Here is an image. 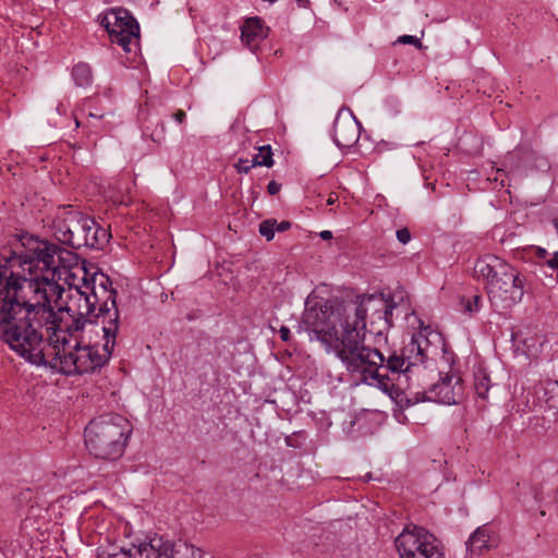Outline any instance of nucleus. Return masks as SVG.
I'll return each instance as SVG.
<instances>
[{
    "mask_svg": "<svg viewBox=\"0 0 558 558\" xmlns=\"http://www.w3.org/2000/svg\"><path fill=\"white\" fill-rule=\"evenodd\" d=\"M63 276H72L69 268L33 278L20 275L17 282L9 283L7 302L0 306V339L31 364H46L43 344L58 319L59 306L54 310L52 302L58 305L63 298Z\"/></svg>",
    "mask_w": 558,
    "mask_h": 558,
    "instance_id": "nucleus-1",
    "label": "nucleus"
},
{
    "mask_svg": "<svg viewBox=\"0 0 558 558\" xmlns=\"http://www.w3.org/2000/svg\"><path fill=\"white\" fill-rule=\"evenodd\" d=\"M339 318L312 311H304L296 332H307L311 341H319L327 352H333L345 369L361 383L388 392L393 388L392 378L386 373L387 357L376 348L364 343L365 332L338 326Z\"/></svg>",
    "mask_w": 558,
    "mask_h": 558,
    "instance_id": "nucleus-2",
    "label": "nucleus"
},
{
    "mask_svg": "<svg viewBox=\"0 0 558 558\" xmlns=\"http://www.w3.org/2000/svg\"><path fill=\"white\" fill-rule=\"evenodd\" d=\"M117 333L110 336L104 332L105 343L86 342L80 335L68 337L69 344L58 343V347L43 344L46 353V364L50 368L58 369L66 376L92 374L104 367L112 354Z\"/></svg>",
    "mask_w": 558,
    "mask_h": 558,
    "instance_id": "nucleus-3",
    "label": "nucleus"
},
{
    "mask_svg": "<svg viewBox=\"0 0 558 558\" xmlns=\"http://www.w3.org/2000/svg\"><path fill=\"white\" fill-rule=\"evenodd\" d=\"M68 302L59 305V314L53 327L48 328L49 336L46 340L48 347H58V343L69 344L68 337H74L82 333L87 326L109 325L107 315H98L100 304L94 302V298L84 286L69 284Z\"/></svg>",
    "mask_w": 558,
    "mask_h": 558,
    "instance_id": "nucleus-4",
    "label": "nucleus"
},
{
    "mask_svg": "<svg viewBox=\"0 0 558 558\" xmlns=\"http://www.w3.org/2000/svg\"><path fill=\"white\" fill-rule=\"evenodd\" d=\"M14 270L22 271L21 276L40 271L41 275L65 271L71 266L73 255L59 244L25 235L15 240L11 246Z\"/></svg>",
    "mask_w": 558,
    "mask_h": 558,
    "instance_id": "nucleus-5",
    "label": "nucleus"
},
{
    "mask_svg": "<svg viewBox=\"0 0 558 558\" xmlns=\"http://www.w3.org/2000/svg\"><path fill=\"white\" fill-rule=\"evenodd\" d=\"M52 230L60 243L74 250H101L110 238L109 232L94 218L74 209L72 205L59 209L52 221Z\"/></svg>",
    "mask_w": 558,
    "mask_h": 558,
    "instance_id": "nucleus-6",
    "label": "nucleus"
},
{
    "mask_svg": "<svg viewBox=\"0 0 558 558\" xmlns=\"http://www.w3.org/2000/svg\"><path fill=\"white\" fill-rule=\"evenodd\" d=\"M132 430L124 416L106 413L93 418L85 427V444L95 458L116 461L123 456Z\"/></svg>",
    "mask_w": 558,
    "mask_h": 558,
    "instance_id": "nucleus-7",
    "label": "nucleus"
},
{
    "mask_svg": "<svg viewBox=\"0 0 558 558\" xmlns=\"http://www.w3.org/2000/svg\"><path fill=\"white\" fill-rule=\"evenodd\" d=\"M387 299L383 293L359 295L349 304H333L330 301L317 302L312 306L306 303L305 311H312L317 314H325L326 316L332 313L333 316L339 318L338 326L342 328L353 329L360 328L365 332L366 318L369 316L371 328L378 322L380 317L385 316L387 312Z\"/></svg>",
    "mask_w": 558,
    "mask_h": 558,
    "instance_id": "nucleus-8",
    "label": "nucleus"
},
{
    "mask_svg": "<svg viewBox=\"0 0 558 558\" xmlns=\"http://www.w3.org/2000/svg\"><path fill=\"white\" fill-rule=\"evenodd\" d=\"M395 545L400 558H445L436 537L422 526L407 525L396 537Z\"/></svg>",
    "mask_w": 558,
    "mask_h": 558,
    "instance_id": "nucleus-9",
    "label": "nucleus"
},
{
    "mask_svg": "<svg viewBox=\"0 0 558 558\" xmlns=\"http://www.w3.org/2000/svg\"><path fill=\"white\" fill-rule=\"evenodd\" d=\"M427 341L421 335H413L410 342L400 352L393 351L387 356L386 373L388 376L403 375L407 379L420 377L427 369L426 354L421 341Z\"/></svg>",
    "mask_w": 558,
    "mask_h": 558,
    "instance_id": "nucleus-10",
    "label": "nucleus"
},
{
    "mask_svg": "<svg viewBox=\"0 0 558 558\" xmlns=\"http://www.w3.org/2000/svg\"><path fill=\"white\" fill-rule=\"evenodd\" d=\"M100 23L108 32L111 43L121 46L126 53L136 54L140 25L126 9H110L101 17Z\"/></svg>",
    "mask_w": 558,
    "mask_h": 558,
    "instance_id": "nucleus-11",
    "label": "nucleus"
},
{
    "mask_svg": "<svg viewBox=\"0 0 558 558\" xmlns=\"http://www.w3.org/2000/svg\"><path fill=\"white\" fill-rule=\"evenodd\" d=\"M83 286L94 298V302H98V315H107L109 318V325L101 326V331L107 335L118 333L119 330V311L117 307V291L112 288L111 279L102 274L95 272L90 281L86 278L83 279Z\"/></svg>",
    "mask_w": 558,
    "mask_h": 558,
    "instance_id": "nucleus-12",
    "label": "nucleus"
},
{
    "mask_svg": "<svg viewBox=\"0 0 558 558\" xmlns=\"http://www.w3.org/2000/svg\"><path fill=\"white\" fill-rule=\"evenodd\" d=\"M501 268L502 271H498L488 283V292L492 300L498 299L502 302L504 308H509L522 301L525 278L507 262Z\"/></svg>",
    "mask_w": 558,
    "mask_h": 558,
    "instance_id": "nucleus-13",
    "label": "nucleus"
},
{
    "mask_svg": "<svg viewBox=\"0 0 558 558\" xmlns=\"http://www.w3.org/2000/svg\"><path fill=\"white\" fill-rule=\"evenodd\" d=\"M132 548L135 558H178L181 554L179 545L158 534L147 535Z\"/></svg>",
    "mask_w": 558,
    "mask_h": 558,
    "instance_id": "nucleus-14",
    "label": "nucleus"
},
{
    "mask_svg": "<svg viewBox=\"0 0 558 558\" xmlns=\"http://www.w3.org/2000/svg\"><path fill=\"white\" fill-rule=\"evenodd\" d=\"M438 375L440 376L438 381L432 384L428 390L415 393V401L413 403L430 401L442 404H456L458 402L457 396L460 393L457 391L456 386L459 384L460 378L451 374L441 376L439 373Z\"/></svg>",
    "mask_w": 558,
    "mask_h": 558,
    "instance_id": "nucleus-15",
    "label": "nucleus"
},
{
    "mask_svg": "<svg viewBox=\"0 0 558 558\" xmlns=\"http://www.w3.org/2000/svg\"><path fill=\"white\" fill-rule=\"evenodd\" d=\"M342 110H339L333 121L332 138L339 148L352 147L360 137L361 123L350 111V117H342Z\"/></svg>",
    "mask_w": 558,
    "mask_h": 558,
    "instance_id": "nucleus-16",
    "label": "nucleus"
},
{
    "mask_svg": "<svg viewBox=\"0 0 558 558\" xmlns=\"http://www.w3.org/2000/svg\"><path fill=\"white\" fill-rule=\"evenodd\" d=\"M11 246L4 247L0 252V306L7 302V291L9 283L17 282L21 272L14 270L12 260Z\"/></svg>",
    "mask_w": 558,
    "mask_h": 558,
    "instance_id": "nucleus-17",
    "label": "nucleus"
},
{
    "mask_svg": "<svg viewBox=\"0 0 558 558\" xmlns=\"http://www.w3.org/2000/svg\"><path fill=\"white\" fill-rule=\"evenodd\" d=\"M497 538L492 529L484 524L478 526L466 541V549L474 555H482L484 550H488L497 546Z\"/></svg>",
    "mask_w": 558,
    "mask_h": 558,
    "instance_id": "nucleus-18",
    "label": "nucleus"
},
{
    "mask_svg": "<svg viewBox=\"0 0 558 558\" xmlns=\"http://www.w3.org/2000/svg\"><path fill=\"white\" fill-rule=\"evenodd\" d=\"M267 36L268 28L259 17L247 19L241 27V39L252 51L256 50L259 43Z\"/></svg>",
    "mask_w": 558,
    "mask_h": 558,
    "instance_id": "nucleus-19",
    "label": "nucleus"
},
{
    "mask_svg": "<svg viewBox=\"0 0 558 558\" xmlns=\"http://www.w3.org/2000/svg\"><path fill=\"white\" fill-rule=\"evenodd\" d=\"M504 263L505 260L496 255H486L477 259L474 266V272L489 283L498 271H502L501 266Z\"/></svg>",
    "mask_w": 558,
    "mask_h": 558,
    "instance_id": "nucleus-20",
    "label": "nucleus"
},
{
    "mask_svg": "<svg viewBox=\"0 0 558 558\" xmlns=\"http://www.w3.org/2000/svg\"><path fill=\"white\" fill-rule=\"evenodd\" d=\"M538 400L543 401L548 409L558 411V381L546 380L537 388Z\"/></svg>",
    "mask_w": 558,
    "mask_h": 558,
    "instance_id": "nucleus-21",
    "label": "nucleus"
},
{
    "mask_svg": "<svg viewBox=\"0 0 558 558\" xmlns=\"http://www.w3.org/2000/svg\"><path fill=\"white\" fill-rule=\"evenodd\" d=\"M535 275L543 280L542 275L551 280L558 281V252L553 253L545 263L539 264V274Z\"/></svg>",
    "mask_w": 558,
    "mask_h": 558,
    "instance_id": "nucleus-22",
    "label": "nucleus"
},
{
    "mask_svg": "<svg viewBox=\"0 0 558 558\" xmlns=\"http://www.w3.org/2000/svg\"><path fill=\"white\" fill-rule=\"evenodd\" d=\"M72 77L76 86L86 87L92 84V69L87 63H78L72 70Z\"/></svg>",
    "mask_w": 558,
    "mask_h": 558,
    "instance_id": "nucleus-23",
    "label": "nucleus"
},
{
    "mask_svg": "<svg viewBox=\"0 0 558 558\" xmlns=\"http://www.w3.org/2000/svg\"><path fill=\"white\" fill-rule=\"evenodd\" d=\"M96 558H135V555L133 548L112 547L99 549Z\"/></svg>",
    "mask_w": 558,
    "mask_h": 558,
    "instance_id": "nucleus-24",
    "label": "nucleus"
},
{
    "mask_svg": "<svg viewBox=\"0 0 558 558\" xmlns=\"http://www.w3.org/2000/svg\"><path fill=\"white\" fill-rule=\"evenodd\" d=\"M272 165L274 159L270 145L258 147V154L252 159V166H264L270 168Z\"/></svg>",
    "mask_w": 558,
    "mask_h": 558,
    "instance_id": "nucleus-25",
    "label": "nucleus"
},
{
    "mask_svg": "<svg viewBox=\"0 0 558 558\" xmlns=\"http://www.w3.org/2000/svg\"><path fill=\"white\" fill-rule=\"evenodd\" d=\"M395 306L396 305L393 303H390L387 300V307H386L387 312L385 313L384 317H380L378 319V323L381 324V327H379L378 329L371 328V330H369L371 332L380 336L383 333L384 329H389L392 326V311H393Z\"/></svg>",
    "mask_w": 558,
    "mask_h": 558,
    "instance_id": "nucleus-26",
    "label": "nucleus"
},
{
    "mask_svg": "<svg viewBox=\"0 0 558 558\" xmlns=\"http://www.w3.org/2000/svg\"><path fill=\"white\" fill-rule=\"evenodd\" d=\"M474 386H475L476 395L480 398L485 399L489 391L490 379L486 374L476 375Z\"/></svg>",
    "mask_w": 558,
    "mask_h": 558,
    "instance_id": "nucleus-27",
    "label": "nucleus"
},
{
    "mask_svg": "<svg viewBox=\"0 0 558 558\" xmlns=\"http://www.w3.org/2000/svg\"><path fill=\"white\" fill-rule=\"evenodd\" d=\"M482 298L480 295H474L472 298H462L461 304L463 306V312L469 314L470 316L474 315L480 311Z\"/></svg>",
    "mask_w": 558,
    "mask_h": 558,
    "instance_id": "nucleus-28",
    "label": "nucleus"
},
{
    "mask_svg": "<svg viewBox=\"0 0 558 558\" xmlns=\"http://www.w3.org/2000/svg\"><path fill=\"white\" fill-rule=\"evenodd\" d=\"M275 219H266L259 223L258 231L262 236H264L267 241H271L275 236Z\"/></svg>",
    "mask_w": 558,
    "mask_h": 558,
    "instance_id": "nucleus-29",
    "label": "nucleus"
},
{
    "mask_svg": "<svg viewBox=\"0 0 558 558\" xmlns=\"http://www.w3.org/2000/svg\"><path fill=\"white\" fill-rule=\"evenodd\" d=\"M179 547L181 549V554H183L185 558H204V551L194 545L181 543L179 544Z\"/></svg>",
    "mask_w": 558,
    "mask_h": 558,
    "instance_id": "nucleus-30",
    "label": "nucleus"
},
{
    "mask_svg": "<svg viewBox=\"0 0 558 558\" xmlns=\"http://www.w3.org/2000/svg\"><path fill=\"white\" fill-rule=\"evenodd\" d=\"M396 44L413 45L418 49H423V44L421 43V39L412 35L399 36Z\"/></svg>",
    "mask_w": 558,
    "mask_h": 558,
    "instance_id": "nucleus-31",
    "label": "nucleus"
},
{
    "mask_svg": "<svg viewBox=\"0 0 558 558\" xmlns=\"http://www.w3.org/2000/svg\"><path fill=\"white\" fill-rule=\"evenodd\" d=\"M532 252L534 253L535 257L538 259L537 267H539V264L545 263L546 259H548V257L551 255L543 247H535L532 250ZM536 271L539 274V268H537Z\"/></svg>",
    "mask_w": 558,
    "mask_h": 558,
    "instance_id": "nucleus-32",
    "label": "nucleus"
},
{
    "mask_svg": "<svg viewBox=\"0 0 558 558\" xmlns=\"http://www.w3.org/2000/svg\"><path fill=\"white\" fill-rule=\"evenodd\" d=\"M236 171L239 173H248L250 170L254 167L252 166V160L248 159H239V161L234 165Z\"/></svg>",
    "mask_w": 558,
    "mask_h": 558,
    "instance_id": "nucleus-33",
    "label": "nucleus"
},
{
    "mask_svg": "<svg viewBox=\"0 0 558 558\" xmlns=\"http://www.w3.org/2000/svg\"><path fill=\"white\" fill-rule=\"evenodd\" d=\"M396 236H397L398 241L402 244H408L411 240V233L408 228H401V229L397 230Z\"/></svg>",
    "mask_w": 558,
    "mask_h": 558,
    "instance_id": "nucleus-34",
    "label": "nucleus"
},
{
    "mask_svg": "<svg viewBox=\"0 0 558 558\" xmlns=\"http://www.w3.org/2000/svg\"><path fill=\"white\" fill-rule=\"evenodd\" d=\"M281 184L276 182L275 180L270 181L267 185V192L269 195H276L280 192Z\"/></svg>",
    "mask_w": 558,
    "mask_h": 558,
    "instance_id": "nucleus-35",
    "label": "nucleus"
},
{
    "mask_svg": "<svg viewBox=\"0 0 558 558\" xmlns=\"http://www.w3.org/2000/svg\"><path fill=\"white\" fill-rule=\"evenodd\" d=\"M291 228V222L288 220H282L280 222L276 221L275 232H284Z\"/></svg>",
    "mask_w": 558,
    "mask_h": 558,
    "instance_id": "nucleus-36",
    "label": "nucleus"
},
{
    "mask_svg": "<svg viewBox=\"0 0 558 558\" xmlns=\"http://www.w3.org/2000/svg\"><path fill=\"white\" fill-rule=\"evenodd\" d=\"M280 338L283 342H288L291 339L290 329L287 326H281L279 329Z\"/></svg>",
    "mask_w": 558,
    "mask_h": 558,
    "instance_id": "nucleus-37",
    "label": "nucleus"
},
{
    "mask_svg": "<svg viewBox=\"0 0 558 558\" xmlns=\"http://www.w3.org/2000/svg\"><path fill=\"white\" fill-rule=\"evenodd\" d=\"M495 173H496V175H495L494 178L488 177V180H494L495 182H497V181H499V180H500V185H501V186H505V179H504L505 173H504V170H501V169H496V170H495Z\"/></svg>",
    "mask_w": 558,
    "mask_h": 558,
    "instance_id": "nucleus-38",
    "label": "nucleus"
},
{
    "mask_svg": "<svg viewBox=\"0 0 558 558\" xmlns=\"http://www.w3.org/2000/svg\"><path fill=\"white\" fill-rule=\"evenodd\" d=\"M172 117L178 123H183L186 118V113L179 109L172 114Z\"/></svg>",
    "mask_w": 558,
    "mask_h": 558,
    "instance_id": "nucleus-39",
    "label": "nucleus"
},
{
    "mask_svg": "<svg viewBox=\"0 0 558 558\" xmlns=\"http://www.w3.org/2000/svg\"><path fill=\"white\" fill-rule=\"evenodd\" d=\"M521 149H515L513 153L508 154L507 161L511 165L514 163V159L521 155Z\"/></svg>",
    "mask_w": 558,
    "mask_h": 558,
    "instance_id": "nucleus-40",
    "label": "nucleus"
},
{
    "mask_svg": "<svg viewBox=\"0 0 558 558\" xmlns=\"http://www.w3.org/2000/svg\"><path fill=\"white\" fill-rule=\"evenodd\" d=\"M163 130H165V126H163V123H161V132L160 133H156L154 132L151 134V138L154 142H161L162 138H163Z\"/></svg>",
    "mask_w": 558,
    "mask_h": 558,
    "instance_id": "nucleus-41",
    "label": "nucleus"
},
{
    "mask_svg": "<svg viewBox=\"0 0 558 558\" xmlns=\"http://www.w3.org/2000/svg\"><path fill=\"white\" fill-rule=\"evenodd\" d=\"M319 236L323 240H330V239H332V232L329 230H324V231L319 232Z\"/></svg>",
    "mask_w": 558,
    "mask_h": 558,
    "instance_id": "nucleus-42",
    "label": "nucleus"
},
{
    "mask_svg": "<svg viewBox=\"0 0 558 558\" xmlns=\"http://www.w3.org/2000/svg\"><path fill=\"white\" fill-rule=\"evenodd\" d=\"M337 199H338V196L336 194H330L327 199V204L332 205Z\"/></svg>",
    "mask_w": 558,
    "mask_h": 558,
    "instance_id": "nucleus-43",
    "label": "nucleus"
},
{
    "mask_svg": "<svg viewBox=\"0 0 558 558\" xmlns=\"http://www.w3.org/2000/svg\"><path fill=\"white\" fill-rule=\"evenodd\" d=\"M307 3H308V0H298V4L300 7H306Z\"/></svg>",
    "mask_w": 558,
    "mask_h": 558,
    "instance_id": "nucleus-44",
    "label": "nucleus"
},
{
    "mask_svg": "<svg viewBox=\"0 0 558 558\" xmlns=\"http://www.w3.org/2000/svg\"><path fill=\"white\" fill-rule=\"evenodd\" d=\"M553 223H554V227H555L556 232H557V234H558V218L554 219V220H553Z\"/></svg>",
    "mask_w": 558,
    "mask_h": 558,
    "instance_id": "nucleus-45",
    "label": "nucleus"
},
{
    "mask_svg": "<svg viewBox=\"0 0 558 558\" xmlns=\"http://www.w3.org/2000/svg\"><path fill=\"white\" fill-rule=\"evenodd\" d=\"M0 558H8L5 553L0 549Z\"/></svg>",
    "mask_w": 558,
    "mask_h": 558,
    "instance_id": "nucleus-46",
    "label": "nucleus"
},
{
    "mask_svg": "<svg viewBox=\"0 0 558 558\" xmlns=\"http://www.w3.org/2000/svg\"><path fill=\"white\" fill-rule=\"evenodd\" d=\"M407 404H408V405L412 404L411 399H408V400H407Z\"/></svg>",
    "mask_w": 558,
    "mask_h": 558,
    "instance_id": "nucleus-47",
    "label": "nucleus"
}]
</instances>
